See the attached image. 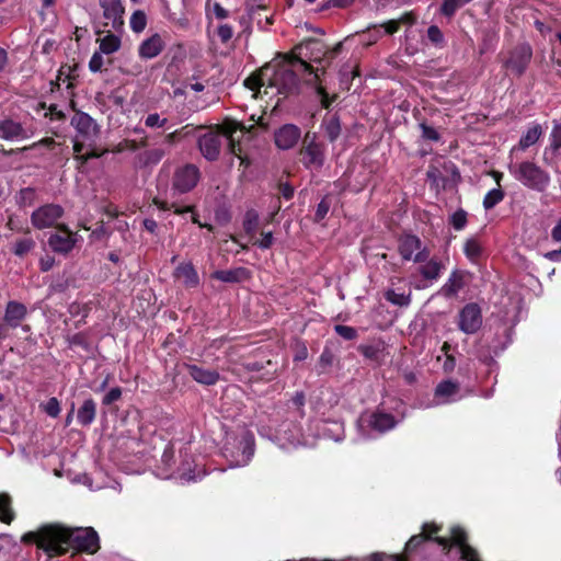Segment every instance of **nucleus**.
<instances>
[{
	"label": "nucleus",
	"instance_id": "1",
	"mask_svg": "<svg viewBox=\"0 0 561 561\" xmlns=\"http://www.w3.org/2000/svg\"><path fill=\"white\" fill-rule=\"evenodd\" d=\"M22 541L36 543L49 556H61L70 550L93 554L100 549L99 535L92 527L70 528L58 524L46 525L37 531L24 534Z\"/></svg>",
	"mask_w": 561,
	"mask_h": 561
},
{
	"label": "nucleus",
	"instance_id": "2",
	"mask_svg": "<svg viewBox=\"0 0 561 561\" xmlns=\"http://www.w3.org/2000/svg\"><path fill=\"white\" fill-rule=\"evenodd\" d=\"M294 64H299L305 71L314 73L316 79L319 78L312 66L295 57L288 62L283 61L274 66L267 65L263 68V80H267V89L275 88L278 94H284L285 96L298 93L300 80L290 67Z\"/></svg>",
	"mask_w": 561,
	"mask_h": 561
},
{
	"label": "nucleus",
	"instance_id": "3",
	"mask_svg": "<svg viewBox=\"0 0 561 561\" xmlns=\"http://www.w3.org/2000/svg\"><path fill=\"white\" fill-rule=\"evenodd\" d=\"M510 173L525 187L542 193L550 184V175L531 161H522L508 165Z\"/></svg>",
	"mask_w": 561,
	"mask_h": 561
},
{
	"label": "nucleus",
	"instance_id": "4",
	"mask_svg": "<svg viewBox=\"0 0 561 561\" xmlns=\"http://www.w3.org/2000/svg\"><path fill=\"white\" fill-rule=\"evenodd\" d=\"M314 138V135L312 137L309 134L305 136L300 156L301 162L307 169L319 170L323 167L325 160L324 146L317 142Z\"/></svg>",
	"mask_w": 561,
	"mask_h": 561
},
{
	"label": "nucleus",
	"instance_id": "5",
	"mask_svg": "<svg viewBox=\"0 0 561 561\" xmlns=\"http://www.w3.org/2000/svg\"><path fill=\"white\" fill-rule=\"evenodd\" d=\"M201 179L199 169L192 163L178 168L172 178V188L180 194L191 192Z\"/></svg>",
	"mask_w": 561,
	"mask_h": 561
},
{
	"label": "nucleus",
	"instance_id": "6",
	"mask_svg": "<svg viewBox=\"0 0 561 561\" xmlns=\"http://www.w3.org/2000/svg\"><path fill=\"white\" fill-rule=\"evenodd\" d=\"M399 253L403 260H413L416 263H423L430 257L428 249L422 248V241L413 234H407L399 240Z\"/></svg>",
	"mask_w": 561,
	"mask_h": 561
},
{
	"label": "nucleus",
	"instance_id": "7",
	"mask_svg": "<svg viewBox=\"0 0 561 561\" xmlns=\"http://www.w3.org/2000/svg\"><path fill=\"white\" fill-rule=\"evenodd\" d=\"M358 422L363 431H374L380 434L392 430L397 424L392 414L379 411L362 414Z\"/></svg>",
	"mask_w": 561,
	"mask_h": 561
},
{
	"label": "nucleus",
	"instance_id": "8",
	"mask_svg": "<svg viewBox=\"0 0 561 561\" xmlns=\"http://www.w3.org/2000/svg\"><path fill=\"white\" fill-rule=\"evenodd\" d=\"M64 215V208L57 204H46L31 215L32 225L37 229L53 227Z\"/></svg>",
	"mask_w": 561,
	"mask_h": 561
},
{
	"label": "nucleus",
	"instance_id": "9",
	"mask_svg": "<svg viewBox=\"0 0 561 561\" xmlns=\"http://www.w3.org/2000/svg\"><path fill=\"white\" fill-rule=\"evenodd\" d=\"M482 325L481 309L477 304H467L459 312V329L466 334L476 333Z\"/></svg>",
	"mask_w": 561,
	"mask_h": 561
},
{
	"label": "nucleus",
	"instance_id": "10",
	"mask_svg": "<svg viewBox=\"0 0 561 561\" xmlns=\"http://www.w3.org/2000/svg\"><path fill=\"white\" fill-rule=\"evenodd\" d=\"M224 137L222 130H209L198 138V148L208 161L218 159Z\"/></svg>",
	"mask_w": 561,
	"mask_h": 561
},
{
	"label": "nucleus",
	"instance_id": "11",
	"mask_svg": "<svg viewBox=\"0 0 561 561\" xmlns=\"http://www.w3.org/2000/svg\"><path fill=\"white\" fill-rule=\"evenodd\" d=\"M71 125L82 141H94L100 134L96 122L84 112H77L71 118Z\"/></svg>",
	"mask_w": 561,
	"mask_h": 561
},
{
	"label": "nucleus",
	"instance_id": "12",
	"mask_svg": "<svg viewBox=\"0 0 561 561\" xmlns=\"http://www.w3.org/2000/svg\"><path fill=\"white\" fill-rule=\"evenodd\" d=\"M533 56L531 48L528 44L516 46L505 61V67L516 76H522L528 67Z\"/></svg>",
	"mask_w": 561,
	"mask_h": 561
},
{
	"label": "nucleus",
	"instance_id": "13",
	"mask_svg": "<svg viewBox=\"0 0 561 561\" xmlns=\"http://www.w3.org/2000/svg\"><path fill=\"white\" fill-rule=\"evenodd\" d=\"M77 242L76 234H73L66 226L58 227V231L50 234L48 238V245L56 253H69Z\"/></svg>",
	"mask_w": 561,
	"mask_h": 561
},
{
	"label": "nucleus",
	"instance_id": "14",
	"mask_svg": "<svg viewBox=\"0 0 561 561\" xmlns=\"http://www.w3.org/2000/svg\"><path fill=\"white\" fill-rule=\"evenodd\" d=\"M99 3L103 10V18L108 21L105 23V25H111L113 30L119 31L124 25V7L122 4V1L99 0Z\"/></svg>",
	"mask_w": 561,
	"mask_h": 561
},
{
	"label": "nucleus",
	"instance_id": "15",
	"mask_svg": "<svg viewBox=\"0 0 561 561\" xmlns=\"http://www.w3.org/2000/svg\"><path fill=\"white\" fill-rule=\"evenodd\" d=\"M28 310L27 307L16 300H10L4 309V314L2 321L8 329H16L25 321L27 318Z\"/></svg>",
	"mask_w": 561,
	"mask_h": 561
},
{
	"label": "nucleus",
	"instance_id": "16",
	"mask_svg": "<svg viewBox=\"0 0 561 561\" xmlns=\"http://www.w3.org/2000/svg\"><path fill=\"white\" fill-rule=\"evenodd\" d=\"M390 287L385 291V298L390 304L398 307H408L411 304L412 291L408 287L407 289L400 288L399 284H404L402 278H392Z\"/></svg>",
	"mask_w": 561,
	"mask_h": 561
},
{
	"label": "nucleus",
	"instance_id": "17",
	"mask_svg": "<svg viewBox=\"0 0 561 561\" xmlns=\"http://www.w3.org/2000/svg\"><path fill=\"white\" fill-rule=\"evenodd\" d=\"M451 541L455 546L459 547L461 553V560L463 561H480L479 554L476 549L467 542V534L466 531L456 526L450 530Z\"/></svg>",
	"mask_w": 561,
	"mask_h": 561
},
{
	"label": "nucleus",
	"instance_id": "18",
	"mask_svg": "<svg viewBox=\"0 0 561 561\" xmlns=\"http://www.w3.org/2000/svg\"><path fill=\"white\" fill-rule=\"evenodd\" d=\"M275 144L279 149L293 148L300 138V129L291 124L284 125L274 135Z\"/></svg>",
	"mask_w": 561,
	"mask_h": 561
},
{
	"label": "nucleus",
	"instance_id": "19",
	"mask_svg": "<svg viewBox=\"0 0 561 561\" xmlns=\"http://www.w3.org/2000/svg\"><path fill=\"white\" fill-rule=\"evenodd\" d=\"M465 271L455 270L450 273L446 283L440 287L439 294L445 298H454L466 286Z\"/></svg>",
	"mask_w": 561,
	"mask_h": 561
},
{
	"label": "nucleus",
	"instance_id": "20",
	"mask_svg": "<svg viewBox=\"0 0 561 561\" xmlns=\"http://www.w3.org/2000/svg\"><path fill=\"white\" fill-rule=\"evenodd\" d=\"M0 138L5 140L26 139L28 133L21 123L11 118H2L0 119Z\"/></svg>",
	"mask_w": 561,
	"mask_h": 561
},
{
	"label": "nucleus",
	"instance_id": "21",
	"mask_svg": "<svg viewBox=\"0 0 561 561\" xmlns=\"http://www.w3.org/2000/svg\"><path fill=\"white\" fill-rule=\"evenodd\" d=\"M164 43L159 34H153L145 39L139 48L138 54L142 59H151L157 57L163 49Z\"/></svg>",
	"mask_w": 561,
	"mask_h": 561
},
{
	"label": "nucleus",
	"instance_id": "22",
	"mask_svg": "<svg viewBox=\"0 0 561 561\" xmlns=\"http://www.w3.org/2000/svg\"><path fill=\"white\" fill-rule=\"evenodd\" d=\"M174 277L187 288H194L199 284L198 274L192 263H182L174 271Z\"/></svg>",
	"mask_w": 561,
	"mask_h": 561
},
{
	"label": "nucleus",
	"instance_id": "23",
	"mask_svg": "<svg viewBox=\"0 0 561 561\" xmlns=\"http://www.w3.org/2000/svg\"><path fill=\"white\" fill-rule=\"evenodd\" d=\"M190 376L198 383L213 386L219 380V374L213 369H205L197 365H186Z\"/></svg>",
	"mask_w": 561,
	"mask_h": 561
},
{
	"label": "nucleus",
	"instance_id": "24",
	"mask_svg": "<svg viewBox=\"0 0 561 561\" xmlns=\"http://www.w3.org/2000/svg\"><path fill=\"white\" fill-rule=\"evenodd\" d=\"M211 277L225 283H242L250 278V272L245 267L219 270L214 272Z\"/></svg>",
	"mask_w": 561,
	"mask_h": 561
},
{
	"label": "nucleus",
	"instance_id": "25",
	"mask_svg": "<svg viewBox=\"0 0 561 561\" xmlns=\"http://www.w3.org/2000/svg\"><path fill=\"white\" fill-rule=\"evenodd\" d=\"M424 264L420 265L419 273L426 280H437L443 271L445 270V265L443 262L436 257L427 259Z\"/></svg>",
	"mask_w": 561,
	"mask_h": 561
},
{
	"label": "nucleus",
	"instance_id": "26",
	"mask_svg": "<svg viewBox=\"0 0 561 561\" xmlns=\"http://www.w3.org/2000/svg\"><path fill=\"white\" fill-rule=\"evenodd\" d=\"M96 415V403L92 398L83 401L77 413V420L82 426H89Z\"/></svg>",
	"mask_w": 561,
	"mask_h": 561
},
{
	"label": "nucleus",
	"instance_id": "27",
	"mask_svg": "<svg viewBox=\"0 0 561 561\" xmlns=\"http://www.w3.org/2000/svg\"><path fill=\"white\" fill-rule=\"evenodd\" d=\"M36 248V242L32 237H24L18 239L11 247V252L20 257H25Z\"/></svg>",
	"mask_w": 561,
	"mask_h": 561
},
{
	"label": "nucleus",
	"instance_id": "28",
	"mask_svg": "<svg viewBox=\"0 0 561 561\" xmlns=\"http://www.w3.org/2000/svg\"><path fill=\"white\" fill-rule=\"evenodd\" d=\"M167 151L162 148H153L144 151L138 156L139 163L142 165H154L158 164L163 157L165 156Z\"/></svg>",
	"mask_w": 561,
	"mask_h": 561
},
{
	"label": "nucleus",
	"instance_id": "29",
	"mask_svg": "<svg viewBox=\"0 0 561 561\" xmlns=\"http://www.w3.org/2000/svg\"><path fill=\"white\" fill-rule=\"evenodd\" d=\"M561 148V123H556L550 134V146L545 149L543 158L548 160V156H554Z\"/></svg>",
	"mask_w": 561,
	"mask_h": 561
},
{
	"label": "nucleus",
	"instance_id": "30",
	"mask_svg": "<svg viewBox=\"0 0 561 561\" xmlns=\"http://www.w3.org/2000/svg\"><path fill=\"white\" fill-rule=\"evenodd\" d=\"M100 51L111 55L121 48V38L112 33H108L100 41Z\"/></svg>",
	"mask_w": 561,
	"mask_h": 561
},
{
	"label": "nucleus",
	"instance_id": "31",
	"mask_svg": "<svg viewBox=\"0 0 561 561\" xmlns=\"http://www.w3.org/2000/svg\"><path fill=\"white\" fill-rule=\"evenodd\" d=\"M259 214L254 209H249L244 214L243 218V229L248 236L251 238L254 237L257 228H259Z\"/></svg>",
	"mask_w": 561,
	"mask_h": 561
},
{
	"label": "nucleus",
	"instance_id": "32",
	"mask_svg": "<svg viewBox=\"0 0 561 561\" xmlns=\"http://www.w3.org/2000/svg\"><path fill=\"white\" fill-rule=\"evenodd\" d=\"M324 134L333 142L341 134V123L337 116H332L323 122Z\"/></svg>",
	"mask_w": 561,
	"mask_h": 561
},
{
	"label": "nucleus",
	"instance_id": "33",
	"mask_svg": "<svg viewBox=\"0 0 561 561\" xmlns=\"http://www.w3.org/2000/svg\"><path fill=\"white\" fill-rule=\"evenodd\" d=\"M542 134V129L540 125H534L533 127L528 128V130L522 136L519 140V147L522 149H527L528 147L533 146L538 141Z\"/></svg>",
	"mask_w": 561,
	"mask_h": 561
},
{
	"label": "nucleus",
	"instance_id": "34",
	"mask_svg": "<svg viewBox=\"0 0 561 561\" xmlns=\"http://www.w3.org/2000/svg\"><path fill=\"white\" fill-rule=\"evenodd\" d=\"M459 391L458 382L451 380H445L437 385L435 389V396L439 398H445V402L448 401V398L455 396Z\"/></svg>",
	"mask_w": 561,
	"mask_h": 561
},
{
	"label": "nucleus",
	"instance_id": "35",
	"mask_svg": "<svg viewBox=\"0 0 561 561\" xmlns=\"http://www.w3.org/2000/svg\"><path fill=\"white\" fill-rule=\"evenodd\" d=\"M463 251L470 261L476 262L481 257L483 248L478 239L470 238L465 242Z\"/></svg>",
	"mask_w": 561,
	"mask_h": 561
},
{
	"label": "nucleus",
	"instance_id": "36",
	"mask_svg": "<svg viewBox=\"0 0 561 561\" xmlns=\"http://www.w3.org/2000/svg\"><path fill=\"white\" fill-rule=\"evenodd\" d=\"M382 351L383 344L381 342L375 344H362L358 346V352L366 358L373 360H378Z\"/></svg>",
	"mask_w": 561,
	"mask_h": 561
},
{
	"label": "nucleus",
	"instance_id": "37",
	"mask_svg": "<svg viewBox=\"0 0 561 561\" xmlns=\"http://www.w3.org/2000/svg\"><path fill=\"white\" fill-rule=\"evenodd\" d=\"M504 192L497 187L489 191L483 198V207L485 210L494 208L499 203L504 199Z\"/></svg>",
	"mask_w": 561,
	"mask_h": 561
},
{
	"label": "nucleus",
	"instance_id": "38",
	"mask_svg": "<svg viewBox=\"0 0 561 561\" xmlns=\"http://www.w3.org/2000/svg\"><path fill=\"white\" fill-rule=\"evenodd\" d=\"M14 514L11 508V499L7 494L0 495V520L10 524L13 520Z\"/></svg>",
	"mask_w": 561,
	"mask_h": 561
},
{
	"label": "nucleus",
	"instance_id": "39",
	"mask_svg": "<svg viewBox=\"0 0 561 561\" xmlns=\"http://www.w3.org/2000/svg\"><path fill=\"white\" fill-rule=\"evenodd\" d=\"M244 85L253 91H260L262 87L267 88V80H263V68L259 71L257 75L247 78L244 80ZM264 93H267V89H265Z\"/></svg>",
	"mask_w": 561,
	"mask_h": 561
},
{
	"label": "nucleus",
	"instance_id": "40",
	"mask_svg": "<svg viewBox=\"0 0 561 561\" xmlns=\"http://www.w3.org/2000/svg\"><path fill=\"white\" fill-rule=\"evenodd\" d=\"M146 25H147L146 14L140 10L135 11L130 18L131 30L136 33H140L145 30Z\"/></svg>",
	"mask_w": 561,
	"mask_h": 561
},
{
	"label": "nucleus",
	"instance_id": "41",
	"mask_svg": "<svg viewBox=\"0 0 561 561\" xmlns=\"http://www.w3.org/2000/svg\"><path fill=\"white\" fill-rule=\"evenodd\" d=\"M334 360H335V356H334L333 352L329 347H324V350L321 353L319 360H318V365L320 367V373H324L330 367H332Z\"/></svg>",
	"mask_w": 561,
	"mask_h": 561
},
{
	"label": "nucleus",
	"instance_id": "42",
	"mask_svg": "<svg viewBox=\"0 0 561 561\" xmlns=\"http://www.w3.org/2000/svg\"><path fill=\"white\" fill-rule=\"evenodd\" d=\"M237 130V126H224L222 133L229 140V151L240 158L241 148L234 142L233 133Z\"/></svg>",
	"mask_w": 561,
	"mask_h": 561
},
{
	"label": "nucleus",
	"instance_id": "43",
	"mask_svg": "<svg viewBox=\"0 0 561 561\" xmlns=\"http://www.w3.org/2000/svg\"><path fill=\"white\" fill-rule=\"evenodd\" d=\"M146 146H147L146 139L141 140L139 142L136 140H131V139H125L124 141L119 142L116 146V148L114 149V152H122L124 150L137 151L138 149L146 147Z\"/></svg>",
	"mask_w": 561,
	"mask_h": 561
},
{
	"label": "nucleus",
	"instance_id": "44",
	"mask_svg": "<svg viewBox=\"0 0 561 561\" xmlns=\"http://www.w3.org/2000/svg\"><path fill=\"white\" fill-rule=\"evenodd\" d=\"M466 3L462 0H444L440 12L446 16H453L455 12L465 5Z\"/></svg>",
	"mask_w": 561,
	"mask_h": 561
},
{
	"label": "nucleus",
	"instance_id": "45",
	"mask_svg": "<svg viewBox=\"0 0 561 561\" xmlns=\"http://www.w3.org/2000/svg\"><path fill=\"white\" fill-rule=\"evenodd\" d=\"M432 537L430 535H414L409 541L405 543V552L410 553L416 550L424 541L431 540Z\"/></svg>",
	"mask_w": 561,
	"mask_h": 561
},
{
	"label": "nucleus",
	"instance_id": "46",
	"mask_svg": "<svg viewBox=\"0 0 561 561\" xmlns=\"http://www.w3.org/2000/svg\"><path fill=\"white\" fill-rule=\"evenodd\" d=\"M334 331L346 341L355 340L358 336L357 330L348 325L336 324Z\"/></svg>",
	"mask_w": 561,
	"mask_h": 561
},
{
	"label": "nucleus",
	"instance_id": "47",
	"mask_svg": "<svg viewBox=\"0 0 561 561\" xmlns=\"http://www.w3.org/2000/svg\"><path fill=\"white\" fill-rule=\"evenodd\" d=\"M331 207V198L330 196H325L322 198V201L318 204L314 220L321 221L324 219V217L328 215Z\"/></svg>",
	"mask_w": 561,
	"mask_h": 561
},
{
	"label": "nucleus",
	"instance_id": "48",
	"mask_svg": "<svg viewBox=\"0 0 561 561\" xmlns=\"http://www.w3.org/2000/svg\"><path fill=\"white\" fill-rule=\"evenodd\" d=\"M450 222L456 230H461L467 224V213L463 209L455 211L450 218Z\"/></svg>",
	"mask_w": 561,
	"mask_h": 561
},
{
	"label": "nucleus",
	"instance_id": "49",
	"mask_svg": "<svg viewBox=\"0 0 561 561\" xmlns=\"http://www.w3.org/2000/svg\"><path fill=\"white\" fill-rule=\"evenodd\" d=\"M153 204L159 208V209H163V210H167V209H171L173 208V211L178 215H182V214H185V213H191L193 210V207L192 206H186V207H179L176 206L175 204H172L171 207L168 206V204L165 202H161L160 199L158 198H154L153 199Z\"/></svg>",
	"mask_w": 561,
	"mask_h": 561
},
{
	"label": "nucleus",
	"instance_id": "50",
	"mask_svg": "<svg viewBox=\"0 0 561 561\" xmlns=\"http://www.w3.org/2000/svg\"><path fill=\"white\" fill-rule=\"evenodd\" d=\"M44 411L51 417H57L61 411L60 403L57 398H50L44 405Z\"/></svg>",
	"mask_w": 561,
	"mask_h": 561
},
{
	"label": "nucleus",
	"instance_id": "51",
	"mask_svg": "<svg viewBox=\"0 0 561 561\" xmlns=\"http://www.w3.org/2000/svg\"><path fill=\"white\" fill-rule=\"evenodd\" d=\"M103 53H101L100 50L99 51H95L90 61H89V69L92 71V72H99L102 70V67L104 65V60H103V56H102Z\"/></svg>",
	"mask_w": 561,
	"mask_h": 561
},
{
	"label": "nucleus",
	"instance_id": "52",
	"mask_svg": "<svg viewBox=\"0 0 561 561\" xmlns=\"http://www.w3.org/2000/svg\"><path fill=\"white\" fill-rule=\"evenodd\" d=\"M188 125L184 126L183 128L179 129V130H175L173 133H170L168 134L165 137H164V142L168 144V145H174L178 140H180L181 136H186L190 134V130H188Z\"/></svg>",
	"mask_w": 561,
	"mask_h": 561
},
{
	"label": "nucleus",
	"instance_id": "53",
	"mask_svg": "<svg viewBox=\"0 0 561 561\" xmlns=\"http://www.w3.org/2000/svg\"><path fill=\"white\" fill-rule=\"evenodd\" d=\"M165 123L167 118H161L158 113H151L145 119V125L150 128L163 127Z\"/></svg>",
	"mask_w": 561,
	"mask_h": 561
},
{
	"label": "nucleus",
	"instance_id": "54",
	"mask_svg": "<svg viewBox=\"0 0 561 561\" xmlns=\"http://www.w3.org/2000/svg\"><path fill=\"white\" fill-rule=\"evenodd\" d=\"M427 37L433 44H436V45L442 44L444 41V35H443L442 31L439 30V27L436 25H431L427 28Z\"/></svg>",
	"mask_w": 561,
	"mask_h": 561
},
{
	"label": "nucleus",
	"instance_id": "55",
	"mask_svg": "<svg viewBox=\"0 0 561 561\" xmlns=\"http://www.w3.org/2000/svg\"><path fill=\"white\" fill-rule=\"evenodd\" d=\"M122 397V390L119 387L112 388L102 400L104 405H110L116 401H118Z\"/></svg>",
	"mask_w": 561,
	"mask_h": 561
},
{
	"label": "nucleus",
	"instance_id": "56",
	"mask_svg": "<svg viewBox=\"0 0 561 561\" xmlns=\"http://www.w3.org/2000/svg\"><path fill=\"white\" fill-rule=\"evenodd\" d=\"M353 3V0H328L320 7V11L329 10L331 8H345Z\"/></svg>",
	"mask_w": 561,
	"mask_h": 561
},
{
	"label": "nucleus",
	"instance_id": "57",
	"mask_svg": "<svg viewBox=\"0 0 561 561\" xmlns=\"http://www.w3.org/2000/svg\"><path fill=\"white\" fill-rule=\"evenodd\" d=\"M217 34L222 43H227L231 39L233 35V30L228 24H221L218 27Z\"/></svg>",
	"mask_w": 561,
	"mask_h": 561
},
{
	"label": "nucleus",
	"instance_id": "58",
	"mask_svg": "<svg viewBox=\"0 0 561 561\" xmlns=\"http://www.w3.org/2000/svg\"><path fill=\"white\" fill-rule=\"evenodd\" d=\"M316 93L320 96L321 105L324 108H329L332 102L334 101V98H330L325 89L321 85L316 87Z\"/></svg>",
	"mask_w": 561,
	"mask_h": 561
},
{
	"label": "nucleus",
	"instance_id": "59",
	"mask_svg": "<svg viewBox=\"0 0 561 561\" xmlns=\"http://www.w3.org/2000/svg\"><path fill=\"white\" fill-rule=\"evenodd\" d=\"M422 129V136L425 139L437 141L439 139V134L437 130L431 126H427L425 124H421Z\"/></svg>",
	"mask_w": 561,
	"mask_h": 561
},
{
	"label": "nucleus",
	"instance_id": "60",
	"mask_svg": "<svg viewBox=\"0 0 561 561\" xmlns=\"http://www.w3.org/2000/svg\"><path fill=\"white\" fill-rule=\"evenodd\" d=\"M274 238L272 232H262V239L256 241L255 244H257L261 249H270L273 244Z\"/></svg>",
	"mask_w": 561,
	"mask_h": 561
},
{
	"label": "nucleus",
	"instance_id": "61",
	"mask_svg": "<svg viewBox=\"0 0 561 561\" xmlns=\"http://www.w3.org/2000/svg\"><path fill=\"white\" fill-rule=\"evenodd\" d=\"M55 264V259L51 255H44L39 259V268L42 272H48L53 268Z\"/></svg>",
	"mask_w": 561,
	"mask_h": 561
},
{
	"label": "nucleus",
	"instance_id": "62",
	"mask_svg": "<svg viewBox=\"0 0 561 561\" xmlns=\"http://www.w3.org/2000/svg\"><path fill=\"white\" fill-rule=\"evenodd\" d=\"M305 393L302 391H298L295 393V396L291 398V403L297 408L299 411V414L302 415V407L305 405Z\"/></svg>",
	"mask_w": 561,
	"mask_h": 561
},
{
	"label": "nucleus",
	"instance_id": "63",
	"mask_svg": "<svg viewBox=\"0 0 561 561\" xmlns=\"http://www.w3.org/2000/svg\"><path fill=\"white\" fill-rule=\"evenodd\" d=\"M278 190L280 195L286 199H290L294 196V187L288 183H280Z\"/></svg>",
	"mask_w": 561,
	"mask_h": 561
},
{
	"label": "nucleus",
	"instance_id": "64",
	"mask_svg": "<svg viewBox=\"0 0 561 561\" xmlns=\"http://www.w3.org/2000/svg\"><path fill=\"white\" fill-rule=\"evenodd\" d=\"M399 23L400 21L390 20L387 23L380 25V27L385 28L386 34L392 35L399 30Z\"/></svg>",
	"mask_w": 561,
	"mask_h": 561
}]
</instances>
